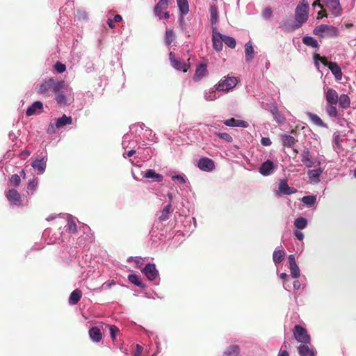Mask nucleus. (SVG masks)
Segmentation results:
<instances>
[{
	"label": "nucleus",
	"mask_w": 356,
	"mask_h": 356,
	"mask_svg": "<svg viewBox=\"0 0 356 356\" xmlns=\"http://www.w3.org/2000/svg\"><path fill=\"white\" fill-rule=\"evenodd\" d=\"M238 83V80L234 76H227L225 80H221L215 86L216 90L227 92L234 88Z\"/></svg>",
	"instance_id": "obj_5"
},
{
	"label": "nucleus",
	"mask_w": 356,
	"mask_h": 356,
	"mask_svg": "<svg viewBox=\"0 0 356 356\" xmlns=\"http://www.w3.org/2000/svg\"><path fill=\"white\" fill-rule=\"evenodd\" d=\"M128 280L130 282L134 284L135 285H136L137 286H138L141 289H143L145 287V284H143L140 281V277L137 275H135V274L129 275L128 276Z\"/></svg>",
	"instance_id": "obj_38"
},
{
	"label": "nucleus",
	"mask_w": 356,
	"mask_h": 356,
	"mask_svg": "<svg viewBox=\"0 0 356 356\" xmlns=\"http://www.w3.org/2000/svg\"><path fill=\"white\" fill-rule=\"evenodd\" d=\"M6 197L8 200L13 202L14 204H21V195L15 189H10L8 191Z\"/></svg>",
	"instance_id": "obj_19"
},
{
	"label": "nucleus",
	"mask_w": 356,
	"mask_h": 356,
	"mask_svg": "<svg viewBox=\"0 0 356 356\" xmlns=\"http://www.w3.org/2000/svg\"><path fill=\"white\" fill-rule=\"evenodd\" d=\"M263 15L266 19H269L272 16V10L269 7L266 8L263 11Z\"/></svg>",
	"instance_id": "obj_54"
},
{
	"label": "nucleus",
	"mask_w": 356,
	"mask_h": 356,
	"mask_svg": "<svg viewBox=\"0 0 356 356\" xmlns=\"http://www.w3.org/2000/svg\"><path fill=\"white\" fill-rule=\"evenodd\" d=\"M216 99V95L215 91H209L208 93L205 95V99L207 101H213Z\"/></svg>",
	"instance_id": "obj_53"
},
{
	"label": "nucleus",
	"mask_w": 356,
	"mask_h": 356,
	"mask_svg": "<svg viewBox=\"0 0 356 356\" xmlns=\"http://www.w3.org/2000/svg\"><path fill=\"white\" fill-rule=\"evenodd\" d=\"M338 102L340 107L343 109H346L350 106V99L345 94H342L339 97Z\"/></svg>",
	"instance_id": "obj_32"
},
{
	"label": "nucleus",
	"mask_w": 356,
	"mask_h": 356,
	"mask_svg": "<svg viewBox=\"0 0 356 356\" xmlns=\"http://www.w3.org/2000/svg\"><path fill=\"white\" fill-rule=\"evenodd\" d=\"M179 10L182 15H186L188 13L189 6L187 0H177Z\"/></svg>",
	"instance_id": "obj_35"
},
{
	"label": "nucleus",
	"mask_w": 356,
	"mask_h": 356,
	"mask_svg": "<svg viewBox=\"0 0 356 356\" xmlns=\"http://www.w3.org/2000/svg\"><path fill=\"white\" fill-rule=\"evenodd\" d=\"M169 59L172 66L177 70L182 71L183 72H186L190 68V64L186 63L180 58H177L175 54L170 52L169 54Z\"/></svg>",
	"instance_id": "obj_6"
},
{
	"label": "nucleus",
	"mask_w": 356,
	"mask_h": 356,
	"mask_svg": "<svg viewBox=\"0 0 356 356\" xmlns=\"http://www.w3.org/2000/svg\"><path fill=\"white\" fill-rule=\"evenodd\" d=\"M328 68L330 70L337 81L341 80L343 74L340 67L337 63L332 62V63H330Z\"/></svg>",
	"instance_id": "obj_23"
},
{
	"label": "nucleus",
	"mask_w": 356,
	"mask_h": 356,
	"mask_svg": "<svg viewBox=\"0 0 356 356\" xmlns=\"http://www.w3.org/2000/svg\"><path fill=\"white\" fill-rule=\"evenodd\" d=\"M63 92H64V90H63L62 92L55 93L56 94V98H55L56 101L57 102V103L58 104H60V105L66 104V98H65V96L64 95Z\"/></svg>",
	"instance_id": "obj_46"
},
{
	"label": "nucleus",
	"mask_w": 356,
	"mask_h": 356,
	"mask_svg": "<svg viewBox=\"0 0 356 356\" xmlns=\"http://www.w3.org/2000/svg\"><path fill=\"white\" fill-rule=\"evenodd\" d=\"M309 343H302L298 347L300 356H315V353L309 347Z\"/></svg>",
	"instance_id": "obj_22"
},
{
	"label": "nucleus",
	"mask_w": 356,
	"mask_h": 356,
	"mask_svg": "<svg viewBox=\"0 0 356 356\" xmlns=\"http://www.w3.org/2000/svg\"><path fill=\"white\" fill-rule=\"evenodd\" d=\"M143 177L147 179H152L156 182H161L163 180V175L156 173L155 170L152 169L147 170Z\"/></svg>",
	"instance_id": "obj_26"
},
{
	"label": "nucleus",
	"mask_w": 356,
	"mask_h": 356,
	"mask_svg": "<svg viewBox=\"0 0 356 356\" xmlns=\"http://www.w3.org/2000/svg\"><path fill=\"white\" fill-rule=\"evenodd\" d=\"M47 161L44 158L36 159L32 163V167L38 171V174L41 175L44 172Z\"/></svg>",
	"instance_id": "obj_20"
},
{
	"label": "nucleus",
	"mask_w": 356,
	"mask_h": 356,
	"mask_svg": "<svg viewBox=\"0 0 356 356\" xmlns=\"http://www.w3.org/2000/svg\"><path fill=\"white\" fill-rule=\"evenodd\" d=\"M67 87V83L64 81H56L53 78H50L45 81L43 83L37 87L38 93L44 95L49 91H53L55 93L62 92Z\"/></svg>",
	"instance_id": "obj_1"
},
{
	"label": "nucleus",
	"mask_w": 356,
	"mask_h": 356,
	"mask_svg": "<svg viewBox=\"0 0 356 356\" xmlns=\"http://www.w3.org/2000/svg\"><path fill=\"white\" fill-rule=\"evenodd\" d=\"M207 74V65L204 63H200L196 67L195 72L193 76V79L195 81H200L204 76Z\"/></svg>",
	"instance_id": "obj_17"
},
{
	"label": "nucleus",
	"mask_w": 356,
	"mask_h": 356,
	"mask_svg": "<svg viewBox=\"0 0 356 356\" xmlns=\"http://www.w3.org/2000/svg\"><path fill=\"white\" fill-rule=\"evenodd\" d=\"M309 5L307 0H302L295 10V19L298 22L294 29L300 28L308 19Z\"/></svg>",
	"instance_id": "obj_2"
},
{
	"label": "nucleus",
	"mask_w": 356,
	"mask_h": 356,
	"mask_svg": "<svg viewBox=\"0 0 356 356\" xmlns=\"http://www.w3.org/2000/svg\"><path fill=\"white\" fill-rule=\"evenodd\" d=\"M36 185L37 181H35V180L31 181L28 184V188L30 190H33Z\"/></svg>",
	"instance_id": "obj_58"
},
{
	"label": "nucleus",
	"mask_w": 356,
	"mask_h": 356,
	"mask_svg": "<svg viewBox=\"0 0 356 356\" xmlns=\"http://www.w3.org/2000/svg\"><path fill=\"white\" fill-rule=\"evenodd\" d=\"M21 182L20 176L15 174L10 178V183L13 186H18Z\"/></svg>",
	"instance_id": "obj_47"
},
{
	"label": "nucleus",
	"mask_w": 356,
	"mask_h": 356,
	"mask_svg": "<svg viewBox=\"0 0 356 356\" xmlns=\"http://www.w3.org/2000/svg\"><path fill=\"white\" fill-rule=\"evenodd\" d=\"M289 269L291 275L293 278H297L300 276V270L296 263L295 257L293 254H290L289 257Z\"/></svg>",
	"instance_id": "obj_15"
},
{
	"label": "nucleus",
	"mask_w": 356,
	"mask_h": 356,
	"mask_svg": "<svg viewBox=\"0 0 356 356\" xmlns=\"http://www.w3.org/2000/svg\"><path fill=\"white\" fill-rule=\"evenodd\" d=\"M326 13L325 10H320L317 14V19H322L324 17H326Z\"/></svg>",
	"instance_id": "obj_61"
},
{
	"label": "nucleus",
	"mask_w": 356,
	"mask_h": 356,
	"mask_svg": "<svg viewBox=\"0 0 356 356\" xmlns=\"http://www.w3.org/2000/svg\"><path fill=\"white\" fill-rule=\"evenodd\" d=\"M88 334L91 340L94 342H99L102 339V332L98 327L94 326L89 329Z\"/></svg>",
	"instance_id": "obj_16"
},
{
	"label": "nucleus",
	"mask_w": 356,
	"mask_h": 356,
	"mask_svg": "<svg viewBox=\"0 0 356 356\" xmlns=\"http://www.w3.org/2000/svg\"><path fill=\"white\" fill-rule=\"evenodd\" d=\"M240 350L238 345H232L223 353L222 356H238Z\"/></svg>",
	"instance_id": "obj_31"
},
{
	"label": "nucleus",
	"mask_w": 356,
	"mask_h": 356,
	"mask_svg": "<svg viewBox=\"0 0 356 356\" xmlns=\"http://www.w3.org/2000/svg\"><path fill=\"white\" fill-rule=\"evenodd\" d=\"M307 115L313 124H314L318 127H325V128L327 127L326 124H325L323 122V121L321 120V118L318 115L311 113V112H308L307 113Z\"/></svg>",
	"instance_id": "obj_24"
},
{
	"label": "nucleus",
	"mask_w": 356,
	"mask_h": 356,
	"mask_svg": "<svg viewBox=\"0 0 356 356\" xmlns=\"http://www.w3.org/2000/svg\"><path fill=\"white\" fill-rule=\"evenodd\" d=\"M336 105L337 104H327L325 108L327 114L331 118H337L338 116Z\"/></svg>",
	"instance_id": "obj_41"
},
{
	"label": "nucleus",
	"mask_w": 356,
	"mask_h": 356,
	"mask_svg": "<svg viewBox=\"0 0 356 356\" xmlns=\"http://www.w3.org/2000/svg\"><path fill=\"white\" fill-rule=\"evenodd\" d=\"M274 167L273 162L270 160H267L261 165L259 172L264 176H268L271 173Z\"/></svg>",
	"instance_id": "obj_18"
},
{
	"label": "nucleus",
	"mask_w": 356,
	"mask_h": 356,
	"mask_svg": "<svg viewBox=\"0 0 356 356\" xmlns=\"http://www.w3.org/2000/svg\"><path fill=\"white\" fill-rule=\"evenodd\" d=\"M316 197L315 195H307L302 198V202L308 206L312 207L315 204Z\"/></svg>",
	"instance_id": "obj_43"
},
{
	"label": "nucleus",
	"mask_w": 356,
	"mask_h": 356,
	"mask_svg": "<svg viewBox=\"0 0 356 356\" xmlns=\"http://www.w3.org/2000/svg\"><path fill=\"white\" fill-rule=\"evenodd\" d=\"M54 69L56 70L58 73H63L65 71L66 67L65 65L63 64L62 63L58 61L54 65Z\"/></svg>",
	"instance_id": "obj_50"
},
{
	"label": "nucleus",
	"mask_w": 356,
	"mask_h": 356,
	"mask_svg": "<svg viewBox=\"0 0 356 356\" xmlns=\"http://www.w3.org/2000/svg\"><path fill=\"white\" fill-rule=\"evenodd\" d=\"M165 43L168 45H170L172 42H174L175 39V34L174 31L171 29L166 30L165 31Z\"/></svg>",
	"instance_id": "obj_45"
},
{
	"label": "nucleus",
	"mask_w": 356,
	"mask_h": 356,
	"mask_svg": "<svg viewBox=\"0 0 356 356\" xmlns=\"http://www.w3.org/2000/svg\"><path fill=\"white\" fill-rule=\"evenodd\" d=\"M172 0H159V2L154 6V13L159 19L162 18V10L167 9L169 3Z\"/></svg>",
	"instance_id": "obj_11"
},
{
	"label": "nucleus",
	"mask_w": 356,
	"mask_h": 356,
	"mask_svg": "<svg viewBox=\"0 0 356 356\" xmlns=\"http://www.w3.org/2000/svg\"><path fill=\"white\" fill-rule=\"evenodd\" d=\"M279 191L282 195H291L297 192V190L294 188H291L287 183L286 179H282L279 183Z\"/></svg>",
	"instance_id": "obj_12"
},
{
	"label": "nucleus",
	"mask_w": 356,
	"mask_h": 356,
	"mask_svg": "<svg viewBox=\"0 0 356 356\" xmlns=\"http://www.w3.org/2000/svg\"><path fill=\"white\" fill-rule=\"evenodd\" d=\"M302 42L307 45L314 48L318 47V42L313 37L306 35L302 38Z\"/></svg>",
	"instance_id": "obj_37"
},
{
	"label": "nucleus",
	"mask_w": 356,
	"mask_h": 356,
	"mask_svg": "<svg viewBox=\"0 0 356 356\" xmlns=\"http://www.w3.org/2000/svg\"><path fill=\"white\" fill-rule=\"evenodd\" d=\"M323 170L321 168L311 170L308 171V175L310 180L314 183H318L320 179L319 177L322 174Z\"/></svg>",
	"instance_id": "obj_33"
},
{
	"label": "nucleus",
	"mask_w": 356,
	"mask_h": 356,
	"mask_svg": "<svg viewBox=\"0 0 356 356\" xmlns=\"http://www.w3.org/2000/svg\"><path fill=\"white\" fill-rule=\"evenodd\" d=\"M216 136H218L220 138L223 140L230 143L232 141V137L227 133H216Z\"/></svg>",
	"instance_id": "obj_49"
},
{
	"label": "nucleus",
	"mask_w": 356,
	"mask_h": 356,
	"mask_svg": "<svg viewBox=\"0 0 356 356\" xmlns=\"http://www.w3.org/2000/svg\"><path fill=\"white\" fill-rule=\"evenodd\" d=\"M270 113L273 115L274 120L280 125H282L286 123V118L284 115L280 112L278 107Z\"/></svg>",
	"instance_id": "obj_28"
},
{
	"label": "nucleus",
	"mask_w": 356,
	"mask_h": 356,
	"mask_svg": "<svg viewBox=\"0 0 356 356\" xmlns=\"http://www.w3.org/2000/svg\"><path fill=\"white\" fill-rule=\"evenodd\" d=\"M261 143L264 146H270L272 144V142L269 138L264 137L261 140Z\"/></svg>",
	"instance_id": "obj_57"
},
{
	"label": "nucleus",
	"mask_w": 356,
	"mask_h": 356,
	"mask_svg": "<svg viewBox=\"0 0 356 356\" xmlns=\"http://www.w3.org/2000/svg\"><path fill=\"white\" fill-rule=\"evenodd\" d=\"M327 6L332 10V14L335 16L340 15L341 6L339 0H327Z\"/></svg>",
	"instance_id": "obj_27"
},
{
	"label": "nucleus",
	"mask_w": 356,
	"mask_h": 356,
	"mask_svg": "<svg viewBox=\"0 0 356 356\" xmlns=\"http://www.w3.org/2000/svg\"><path fill=\"white\" fill-rule=\"evenodd\" d=\"M72 122V118L71 117H67L66 115H63V116L56 120V127L58 129L61 128L62 127L70 124Z\"/></svg>",
	"instance_id": "obj_34"
},
{
	"label": "nucleus",
	"mask_w": 356,
	"mask_h": 356,
	"mask_svg": "<svg viewBox=\"0 0 356 356\" xmlns=\"http://www.w3.org/2000/svg\"><path fill=\"white\" fill-rule=\"evenodd\" d=\"M293 337L296 340L301 343H310L311 338L306 328L300 325H296L293 330Z\"/></svg>",
	"instance_id": "obj_4"
},
{
	"label": "nucleus",
	"mask_w": 356,
	"mask_h": 356,
	"mask_svg": "<svg viewBox=\"0 0 356 356\" xmlns=\"http://www.w3.org/2000/svg\"><path fill=\"white\" fill-rule=\"evenodd\" d=\"M110 336L113 340H115L117 333L119 332L118 327L115 325L109 326Z\"/></svg>",
	"instance_id": "obj_52"
},
{
	"label": "nucleus",
	"mask_w": 356,
	"mask_h": 356,
	"mask_svg": "<svg viewBox=\"0 0 356 356\" xmlns=\"http://www.w3.org/2000/svg\"><path fill=\"white\" fill-rule=\"evenodd\" d=\"M172 212V204L169 203L161 211V216L159 217L160 222L167 220L169 218V215Z\"/></svg>",
	"instance_id": "obj_29"
},
{
	"label": "nucleus",
	"mask_w": 356,
	"mask_h": 356,
	"mask_svg": "<svg viewBox=\"0 0 356 356\" xmlns=\"http://www.w3.org/2000/svg\"><path fill=\"white\" fill-rule=\"evenodd\" d=\"M277 107V104L275 102V99H272L271 100L269 101V102L266 103V109L271 113Z\"/></svg>",
	"instance_id": "obj_48"
},
{
	"label": "nucleus",
	"mask_w": 356,
	"mask_h": 356,
	"mask_svg": "<svg viewBox=\"0 0 356 356\" xmlns=\"http://www.w3.org/2000/svg\"><path fill=\"white\" fill-rule=\"evenodd\" d=\"M320 61L325 65V66H327V67H329L330 66V63H332V62L331 61H327V58L325 57H323L320 58Z\"/></svg>",
	"instance_id": "obj_59"
},
{
	"label": "nucleus",
	"mask_w": 356,
	"mask_h": 356,
	"mask_svg": "<svg viewBox=\"0 0 356 356\" xmlns=\"http://www.w3.org/2000/svg\"><path fill=\"white\" fill-rule=\"evenodd\" d=\"M314 35L319 38H337L339 36V31L337 27L332 25L321 24L313 30Z\"/></svg>",
	"instance_id": "obj_3"
},
{
	"label": "nucleus",
	"mask_w": 356,
	"mask_h": 356,
	"mask_svg": "<svg viewBox=\"0 0 356 356\" xmlns=\"http://www.w3.org/2000/svg\"><path fill=\"white\" fill-rule=\"evenodd\" d=\"M294 225L298 229H302L306 227L307 220L305 218L300 217L296 219Z\"/></svg>",
	"instance_id": "obj_44"
},
{
	"label": "nucleus",
	"mask_w": 356,
	"mask_h": 356,
	"mask_svg": "<svg viewBox=\"0 0 356 356\" xmlns=\"http://www.w3.org/2000/svg\"><path fill=\"white\" fill-rule=\"evenodd\" d=\"M245 60L250 62L253 59L254 49L250 42L245 44Z\"/></svg>",
	"instance_id": "obj_36"
},
{
	"label": "nucleus",
	"mask_w": 356,
	"mask_h": 356,
	"mask_svg": "<svg viewBox=\"0 0 356 356\" xmlns=\"http://www.w3.org/2000/svg\"><path fill=\"white\" fill-rule=\"evenodd\" d=\"M197 167L203 171L211 172L215 168V164L212 159L203 157L199 159L197 162Z\"/></svg>",
	"instance_id": "obj_9"
},
{
	"label": "nucleus",
	"mask_w": 356,
	"mask_h": 356,
	"mask_svg": "<svg viewBox=\"0 0 356 356\" xmlns=\"http://www.w3.org/2000/svg\"><path fill=\"white\" fill-rule=\"evenodd\" d=\"M278 356H289V354L286 350H280Z\"/></svg>",
	"instance_id": "obj_64"
},
{
	"label": "nucleus",
	"mask_w": 356,
	"mask_h": 356,
	"mask_svg": "<svg viewBox=\"0 0 356 356\" xmlns=\"http://www.w3.org/2000/svg\"><path fill=\"white\" fill-rule=\"evenodd\" d=\"M275 264H280L284 259V252L282 250H275L273 255Z\"/></svg>",
	"instance_id": "obj_40"
},
{
	"label": "nucleus",
	"mask_w": 356,
	"mask_h": 356,
	"mask_svg": "<svg viewBox=\"0 0 356 356\" xmlns=\"http://www.w3.org/2000/svg\"><path fill=\"white\" fill-rule=\"evenodd\" d=\"M67 225H68L69 231L70 232L76 233L77 232V226H76V224L74 222V220H68Z\"/></svg>",
	"instance_id": "obj_51"
},
{
	"label": "nucleus",
	"mask_w": 356,
	"mask_h": 356,
	"mask_svg": "<svg viewBox=\"0 0 356 356\" xmlns=\"http://www.w3.org/2000/svg\"><path fill=\"white\" fill-rule=\"evenodd\" d=\"M222 40H223V42H225V44L227 47H229L232 49L235 48L236 42L234 38L230 37V36H227V35L222 34Z\"/></svg>",
	"instance_id": "obj_42"
},
{
	"label": "nucleus",
	"mask_w": 356,
	"mask_h": 356,
	"mask_svg": "<svg viewBox=\"0 0 356 356\" xmlns=\"http://www.w3.org/2000/svg\"><path fill=\"white\" fill-rule=\"evenodd\" d=\"M281 140L283 146L287 147H292L297 141L293 136L289 134L282 135Z\"/></svg>",
	"instance_id": "obj_25"
},
{
	"label": "nucleus",
	"mask_w": 356,
	"mask_h": 356,
	"mask_svg": "<svg viewBox=\"0 0 356 356\" xmlns=\"http://www.w3.org/2000/svg\"><path fill=\"white\" fill-rule=\"evenodd\" d=\"M143 350V348L140 346L139 344H137L136 346V349L134 353V356H140Z\"/></svg>",
	"instance_id": "obj_55"
},
{
	"label": "nucleus",
	"mask_w": 356,
	"mask_h": 356,
	"mask_svg": "<svg viewBox=\"0 0 356 356\" xmlns=\"http://www.w3.org/2000/svg\"><path fill=\"white\" fill-rule=\"evenodd\" d=\"M43 112V104L37 101L33 102L26 111V115L27 116H31L33 115H39Z\"/></svg>",
	"instance_id": "obj_10"
},
{
	"label": "nucleus",
	"mask_w": 356,
	"mask_h": 356,
	"mask_svg": "<svg viewBox=\"0 0 356 356\" xmlns=\"http://www.w3.org/2000/svg\"><path fill=\"white\" fill-rule=\"evenodd\" d=\"M114 20L108 18L107 19V24L108 25V26L111 29H113L115 27V24H114Z\"/></svg>",
	"instance_id": "obj_63"
},
{
	"label": "nucleus",
	"mask_w": 356,
	"mask_h": 356,
	"mask_svg": "<svg viewBox=\"0 0 356 356\" xmlns=\"http://www.w3.org/2000/svg\"><path fill=\"white\" fill-rule=\"evenodd\" d=\"M293 286L295 290H299L301 288V284L298 280L294 281Z\"/></svg>",
	"instance_id": "obj_62"
},
{
	"label": "nucleus",
	"mask_w": 356,
	"mask_h": 356,
	"mask_svg": "<svg viewBox=\"0 0 356 356\" xmlns=\"http://www.w3.org/2000/svg\"><path fill=\"white\" fill-rule=\"evenodd\" d=\"M325 99L327 104H337L339 100L337 92L333 88H328L325 92Z\"/></svg>",
	"instance_id": "obj_14"
},
{
	"label": "nucleus",
	"mask_w": 356,
	"mask_h": 356,
	"mask_svg": "<svg viewBox=\"0 0 356 356\" xmlns=\"http://www.w3.org/2000/svg\"><path fill=\"white\" fill-rule=\"evenodd\" d=\"M82 296V292L81 290L76 289L73 291L69 298V303L72 305H76L80 300Z\"/></svg>",
	"instance_id": "obj_30"
},
{
	"label": "nucleus",
	"mask_w": 356,
	"mask_h": 356,
	"mask_svg": "<svg viewBox=\"0 0 356 356\" xmlns=\"http://www.w3.org/2000/svg\"><path fill=\"white\" fill-rule=\"evenodd\" d=\"M210 13L211 22L213 27L215 26V25L218 22V9L215 5H212L210 6Z\"/></svg>",
	"instance_id": "obj_39"
},
{
	"label": "nucleus",
	"mask_w": 356,
	"mask_h": 356,
	"mask_svg": "<svg viewBox=\"0 0 356 356\" xmlns=\"http://www.w3.org/2000/svg\"><path fill=\"white\" fill-rule=\"evenodd\" d=\"M142 272L150 281H153L159 277V272L156 270V265L154 264H147L142 270Z\"/></svg>",
	"instance_id": "obj_8"
},
{
	"label": "nucleus",
	"mask_w": 356,
	"mask_h": 356,
	"mask_svg": "<svg viewBox=\"0 0 356 356\" xmlns=\"http://www.w3.org/2000/svg\"><path fill=\"white\" fill-rule=\"evenodd\" d=\"M224 124L228 127H238L246 128L248 126L247 122L241 120H236L234 118H230L225 120Z\"/></svg>",
	"instance_id": "obj_21"
},
{
	"label": "nucleus",
	"mask_w": 356,
	"mask_h": 356,
	"mask_svg": "<svg viewBox=\"0 0 356 356\" xmlns=\"http://www.w3.org/2000/svg\"><path fill=\"white\" fill-rule=\"evenodd\" d=\"M172 179L174 181L177 180L181 184H184L186 182L185 178L183 176L179 175L172 176Z\"/></svg>",
	"instance_id": "obj_56"
},
{
	"label": "nucleus",
	"mask_w": 356,
	"mask_h": 356,
	"mask_svg": "<svg viewBox=\"0 0 356 356\" xmlns=\"http://www.w3.org/2000/svg\"><path fill=\"white\" fill-rule=\"evenodd\" d=\"M302 162L307 168H312L314 165V161L308 148L305 147L301 154Z\"/></svg>",
	"instance_id": "obj_13"
},
{
	"label": "nucleus",
	"mask_w": 356,
	"mask_h": 356,
	"mask_svg": "<svg viewBox=\"0 0 356 356\" xmlns=\"http://www.w3.org/2000/svg\"><path fill=\"white\" fill-rule=\"evenodd\" d=\"M295 236L300 241H302L303 239V238H304L303 233L300 232V231H296L295 232Z\"/></svg>",
	"instance_id": "obj_60"
},
{
	"label": "nucleus",
	"mask_w": 356,
	"mask_h": 356,
	"mask_svg": "<svg viewBox=\"0 0 356 356\" xmlns=\"http://www.w3.org/2000/svg\"><path fill=\"white\" fill-rule=\"evenodd\" d=\"M213 47L215 50L220 51L222 49V34L217 31L216 26H213L212 30Z\"/></svg>",
	"instance_id": "obj_7"
}]
</instances>
